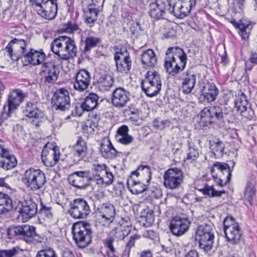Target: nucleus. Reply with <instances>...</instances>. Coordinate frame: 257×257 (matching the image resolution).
Returning a JSON list of instances; mask_svg holds the SVG:
<instances>
[{"label": "nucleus", "instance_id": "26", "mask_svg": "<svg viewBox=\"0 0 257 257\" xmlns=\"http://www.w3.org/2000/svg\"><path fill=\"white\" fill-rule=\"evenodd\" d=\"M149 14L156 20L165 19L168 17L166 2L155 1L149 5Z\"/></svg>", "mask_w": 257, "mask_h": 257}, {"label": "nucleus", "instance_id": "58", "mask_svg": "<svg viewBox=\"0 0 257 257\" xmlns=\"http://www.w3.org/2000/svg\"><path fill=\"white\" fill-rule=\"evenodd\" d=\"M199 156V152L197 149L189 147L187 154V160H195Z\"/></svg>", "mask_w": 257, "mask_h": 257}, {"label": "nucleus", "instance_id": "5", "mask_svg": "<svg viewBox=\"0 0 257 257\" xmlns=\"http://www.w3.org/2000/svg\"><path fill=\"white\" fill-rule=\"evenodd\" d=\"M166 4L168 14L183 19L190 14L192 8L196 5V1L167 0Z\"/></svg>", "mask_w": 257, "mask_h": 257}, {"label": "nucleus", "instance_id": "34", "mask_svg": "<svg viewBox=\"0 0 257 257\" xmlns=\"http://www.w3.org/2000/svg\"><path fill=\"white\" fill-rule=\"evenodd\" d=\"M195 121L198 124V127L203 128L208 126L212 123L211 115L208 107L204 108L195 118Z\"/></svg>", "mask_w": 257, "mask_h": 257}, {"label": "nucleus", "instance_id": "57", "mask_svg": "<svg viewBox=\"0 0 257 257\" xmlns=\"http://www.w3.org/2000/svg\"><path fill=\"white\" fill-rule=\"evenodd\" d=\"M40 213L49 219L51 218L52 217V208L50 207L44 205L42 202L41 203Z\"/></svg>", "mask_w": 257, "mask_h": 257}, {"label": "nucleus", "instance_id": "19", "mask_svg": "<svg viewBox=\"0 0 257 257\" xmlns=\"http://www.w3.org/2000/svg\"><path fill=\"white\" fill-rule=\"evenodd\" d=\"M22 203V208L19 211L17 219L20 221L25 222L37 213V206L31 198L25 199Z\"/></svg>", "mask_w": 257, "mask_h": 257}, {"label": "nucleus", "instance_id": "9", "mask_svg": "<svg viewBox=\"0 0 257 257\" xmlns=\"http://www.w3.org/2000/svg\"><path fill=\"white\" fill-rule=\"evenodd\" d=\"M51 103L55 110L62 112L69 110L71 105L68 91L64 88L56 90L52 97Z\"/></svg>", "mask_w": 257, "mask_h": 257}, {"label": "nucleus", "instance_id": "11", "mask_svg": "<svg viewBox=\"0 0 257 257\" xmlns=\"http://www.w3.org/2000/svg\"><path fill=\"white\" fill-rule=\"evenodd\" d=\"M9 238L19 237L23 238L27 242H32L36 236L35 228L33 226L25 225L23 226H13L7 230Z\"/></svg>", "mask_w": 257, "mask_h": 257}, {"label": "nucleus", "instance_id": "18", "mask_svg": "<svg viewBox=\"0 0 257 257\" xmlns=\"http://www.w3.org/2000/svg\"><path fill=\"white\" fill-rule=\"evenodd\" d=\"M190 224L188 218L175 216L170 221L169 228L174 235L181 236L188 231Z\"/></svg>", "mask_w": 257, "mask_h": 257}, {"label": "nucleus", "instance_id": "59", "mask_svg": "<svg viewBox=\"0 0 257 257\" xmlns=\"http://www.w3.org/2000/svg\"><path fill=\"white\" fill-rule=\"evenodd\" d=\"M92 169L96 172L95 174H100L102 172L106 171L108 170L106 165L105 164H94L93 165Z\"/></svg>", "mask_w": 257, "mask_h": 257}, {"label": "nucleus", "instance_id": "62", "mask_svg": "<svg viewBox=\"0 0 257 257\" xmlns=\"http://www.w3.org/2000/svg\"><path fill=\"white\" fill-rule=\"evenodd\" d=\"M245 0H233V6L236 10H242Z\"/></svg>", "mask_w": 257, "mask_h": 257}, {"label": "nucleus", "instance_id": "49", "mask_svg": "<svg viewBox=\"0 0 257 257\" xmlns=\"http://www.w3.org/2000/svg\"><path fill=\"white\" fill-rule=\"evenodd\" d=\"M255 196V190L254 185L251 182L246 183L243 192V199L250 205H252L253 198Z\"/></svg>", "mask_w": 257, "mask_h": 257}, {"label": "nucleus", "instance_id": "33", "mask_svg": "<svg viewBox=\"0 0 257 257\" xmlns=\"http://www.w3.org/2000/svg\"><path fill=\"white\" fill-rule=\"evenodd\" d=\"M100 151L102 156L106 159L114 158L120 153L113 147L109 139H105L102 141Z\"/></svg>", "mask_w": 257, "mask_h": 257}, {"label": "nucleus", "instance_id": "50", "mask_svg": "<svg viewBox=\"0 0 257 257\" xmlns=\"http://www.w3.org/2000/svg\"><path fill=\"white\" fill-rule=\"evenodd\" d=\"M101 40L99 38L88 36L84 41L85 47L84 52L85 53L89 52L92 48L97 46L100 43Z\"/></svg>", "mask_w": 257, "mask_h": 257}, {"label": "nucleus", "instance_id": "10", "mask_svg": "<svg viewBox=\"0 0 257 257\" xmlns=\"http://www.w3.org/2000/svg\"><path fill=\"white\" fill-rule=\"evenodd\" d=\"M70 206L69 214L74 219H85L90 214V205L83 198L74 199L70 203Z\"/></svg>", "mask_w": 257, "mask_h": 257}, {"label": "nucleus", "instance_id": "51", "mask_svg": "<svg viewBox=\"0 0 257 257\" xmlns=\"http://www.w3.org/2000/svg\"><path fill=\"white\" fill-rule=\"evenodd\" d=\"M200 191L209 197H220L223 193H225L224 191H217L213 186H210L207 184L204 185L203 188L200 189Z\"/></svg>", "mask_w": 257, "mask_h": 257}, {"label": "nucleus", "instance_id": "1", "mask_svg": "<svg viewBox=\"0 0 257 257\" xmlns=\"http://www.w3.org/2000/svg\"><path fill=\"white\" fill-rule=\"evenodd\" d=\"M165 54V69L169 75L175 77L185 69L187 55L182 48L178 47H169Z\"/></svg>", "mask_w": 257, "mask_h": 257}, {"label": "nucleus", "instance_id": "8", "mask_svg": "<svg viewBox=\"0 0 257 257\" xmlns=\"http://www.w3.org/2000/svg\"><path fill=\"white\" fill-rule=\"evenodd\" d=\"M211 172L214 181L219 186H225L230 180L231 171L226 163H214L211 168Z\"/></svg>", "mask_w": 257, "mask_h": 257}, {"label": "nucleus", "instance_id": "13", "mask_svg": "<svg viewBox=\"0 0 257 257\" xmlns=\"http://www.w3.org/2000/svg\"><path fill=\"white\" fill-rule=\"evenodd\" d=\"M224 231L227 240L234 244L241 240L242 232L238 224L231 218L226 217L224 221Z\"/></svg>", "mask_w": 257, "mask_h": 257}, {"label": "nucleus", "instance_id": "23", "mask_svg": "<svg viewBox=\"0 0 257 257\" xmlns=\"http://www.w3.org/2000/svg\"><path fill=\"white\" fill-rule=\"evenodd\" d=\"M201 92L199 100L208 103L213 102L216 99L219 90L213 83H202L200 85Z\"/></svg>", "mask_w": 257, "mask_h": 257}, {"label": "nucleus", "instance_id": "22", "mask_svg": "<svg viewBox=\"0 0 257 257\" xmlns=\"http://www.w3.org/2000/svg\"><path fill=\"white\" fill-rule=\"evenodd\" d=\"M131 94L130 92L121 87L116 88L112 92L111 96L112 105L118 108L125 107L130 101Z\"/></svg>", "mask_w": 257, "mask_h": 257}, {"label": "nucleus", "instance_id": "3", "mask_svg": "<svg viewBox=\"0 0 257 257\" xmlns=\"http://www.w3.org/2000/svg\"><path fill=\"white\" fill-rule=\"evenodd\" d=\"M73 238L77 246L84 248L92 241L91 224L86 221H78L73 224L72 227Z\"/></svg>", "mask_w": 257, "mask_h": 257}, {"label": "nucleus", "instance_id": "60", "mask_svg": "<svg viewBox=\"0 0 257 257\" xmlns=\"http://www.w3.org/2000/svg\"><path fill=\"white\" fill-rule=\"evenodd\" d=\"M140 236L137 235L131 236L130 237V240L126 243V249L128 250V251H130L131 248L134 246L136 240L139 239Z\"/></svg>", "mask_w": 257, "mask_h": 257}, {"label": "nucleus", "instance_id": "64", "mask_svg": "<svg viewBox=\"0 0 257 257\" xmlns=\"http://www.w3.org/2000/svg\"><path fill=\"white\" fill-rule=\"evenodd\" d=\"M0 155L1 156L2 159H5L6 158H9L10 157H15L14 155H11L9 151L6 149H1L0 152Z\"/></svg>", "mask_w": 257, "mask_h": 257}, {"label": "nucleus", "instance_id": "47", "mask_svg": "<svg viewBox=\"0 0 257 257\" xmlns=\"http://www.w3.org/2000/svg\"><path fill=\"white\" fill-rule=\"evenodd\" d=\"M231 23L235 28L239 30V34L242 39H245L248 37V34L252 28L250 24L242 22L237 23L235 21H231Z\"/></svg>", "mask_w": 257, "mask_h": 257}, {"label": "nucleus", "instance_id": "32", "mask_svg": "<svg viewBox=\"0 0 257 257\" xmlns=\"http://www.w3.org/2000/svg\"><path fill=\"white\" fill-rule=\"evenodd\" d=\"M26 96V94L19 89H14L10 93L8 100V115L12 110L16 109L20 105Z\"/></svg>", "mask_w": 257, "mask_h": 257}, {"label": "nucleus", "instance_id": "15", "mask_svg": "<svg viewBox=\"0 0 257 257\" xmlns=\"http://www.w3.org/2000/svg\"><path fill=\"white\" fill-rule=\"evenodd\" d=\"M34 6L38 14L42 18L51 20L56 17L58 10L57 0H46Z\"/></svg>", "mask_w": 257, "mask_h": 257}, {"label": "nucleus", "instance_id": "42", "mask_svg": "<svg viewBox=\"0 0 257 257\" xmlns=\"http://www.w3.org/2000/svg\"><path fill=\"white\" fill-rule=\"evenodd\" d=\"M74 156L78 157V161L84 159L87 154L86 142L81 138L77 141L73 148Z\"/></svg>", "mask_w": 257, "mask_h": 257}, {"label": "nucleus", "instance_id": "7", "mask_svg": "<svg viewBox=\"0 0 257 257\" xmlns=\"http://www.w3.org/2000/svg\"><path fill=\"white\" fill-rule=\"evenodd\" d=\"M214 238V233L211 224H203L198 227L195 239L198 241L199 247L204 251L207 252L212 248Z\"/></svg>", "mask_w": 257, "mask_h": 257}, {"label": "nucleus", "instance_id": "31", "mask_svg": "<svg viewBox=\"0 0 257 257\" xmlns=\"http://www.w3.org/2000/svg\"><path fill=\"white\" fill-rule=\"evenodd\" d=\"M60 152L57 147L50 149L48 151L43 150L42 153V160L48 167L54 166L59 161Z\"/></svg>", "mask_w": 257, "mask_h": 257}, {"label": "nucleus", "instance_id": "46", "mask_svg": "<svg viewBox=\"0 0 257 257\" xmlns=\"http://www.w3.org/2000/svg\"><path fill=\"white\" fill-rule=\"evenodd\" d=\"M131 224L126 222V224H119L114 230L113 236L119 240H122L131 231Z\"/></svg>", "mask_w": 257, "mask_h": 257}, {"label": "nucleus", "instance_id": "54", "mask_svg": "<svg viewBox=\"0 0 257 257\" xmlns=\"http://www.w3.org/2000/svg\"><path fill=\"white\" fill-rule=\"evenodd\" d=\"M63 29L65 32L69 33H77L80 34L81 32V29L77 24L71 22H68L64 24Z\"/></svg>", "mask_w": 257, "mask_h": 257}, {"label": "nucleus", "instance_id": "63", "mask_svg": "<svg viewBox=\"0 0 257 257\" xmlns=\"http://www.w3.org/2000/svg\"><path fill=\"white\" fill-rule=\"evenodd\" d=\"M98 116L95 114V120L94 121L92 120H88L87 122V123L89 125V126L92 128V131L94 132L95 128H97L98 126Z\"/></svg>", "mask_w": 257, "mask_h": 257}, {"label": "nucleus", "instance_id": "20", "mask_svg": "<svg viewBox=\"0 0 257 257\" xmlns=\"http://www.w3.org/2000/svg\"><path fill=\"white\" fill-rule=\"evenodd\" d=\"M97 210L98 219L103 226L113 222L116 215V210L113 205L110 203L102 204Z\"/></svg>", "mask_w": 257, "mask_h": 257}, {"label": "nucleus", "instance_id": "25", "mask_svg": "<svg viewBox=\"0 0 257 257\" xmlns=\"http://www.w3.org/2000/svg\"><path fill=\"white\" fill-rule=\"evenodd\" d=\"M69 183L74 187L80 189H85L89 180L92 178L89 177V172L76 171L68 177Z\"/></svg>", "mask_w": 257, "mask_h": 257}, {"label": "nucleus", "instance_id": "24", "mask_svg": "<svg viewBox=\"0 0 257 257\" xmlns=\"http://www.w3.org/2000/svg\"><path fill=\"white\" fill-rule=\"evenodd\" d=\"M45 58L46 55L43 50H36L30 48L25 53L24 57H22V59L25 66H28L29 64L35 66L43 63Z\"/></svg>", "mask_w": 257, "mask_h": 257}, {"label": "nucleus", "instance_id": "16", "mask_svg": "<svg viewBox=\"0 0 257 257\" xmlns=\"http://www.w3.org/2000/svg\"><path fill=\"white\" fill-rule=\"evenodd\" d=\"M234 105L237 112L243 117L251 119L254 116V111L247 100L246 95L241 91L235 95Z\"/></svg>", "mask_w": 257, "mask_h": 257}, {"label": "nucleus", "instance_id": "48", "mask_svg": "<svg viewBox=\"0 0 257 257\" xmlns=\"http://www.w3.org/2000/svg\"><path fill=\"white\" fill-rule=\"evenodd\" d=\"M231 23L235 28L239 30V34L242 39H245L248 37V34L252 28L250 24L242 22L237 23L235 21H231Z\"/></svg>", "mask_w": 257, "mask_h": 257}, {"label": "nucleus", "instance_id": "39", "mask_svg": "<svg viewBox=\"0 0 257 257\" xmlns=\"http://www.w3.org/2000/svg\"><path fill=\"white\" fill-rule=\"evenodd\" d=\"M98 87L101 91L108 90L113 85L114 79L113 77L107 73L101 74L97 79Z\"/></svg>", "mask_w": 257, "mask_h": 257}, {"label": "nucleus", "instance_id": "43", "mask_svg": "<svg viewBox=\"0 0 257 257\" xmlns=\"http://www.w3.org/2000/svg\"><path fill=\"white\" fill-rule=\"evenodd\" d=\"M145 181H136L134 179V176L131 175L128 179V184H131L130 190L133 194H139L143 193L147 189L148 185L144 184Z\"/></svg>", "mask_w": 257, "mask_h": 257}, {"label": "nucleus", "instance_id": "44", "mask_svg": "<svg viewBox=\"0 0 257 257\" xmlns=\"http://www.w3.org/2000/svg\"><path fill=\"white\" fill-rule=\"evenodd\" d=\"M13 208V202L10 197L0 192V214L7 213Z\"/></svg>", "mask_w": 257, "mask_h": 257}, {"label": "nucleus", "instance_id": "37", "mask_svg": "<svg viewBox=\"0 0 257 257\" xmlns=\"http://www.w3.org/2000/svg\"><path fill=\"white\" fill-rule=\"evenodd\" d=\"M128 127L125 125H123L119 127L117 131L115 138L117 142L125 145H128L131 144L134 139L132 136L128 134Z\"/></svg>", "mask_w": 257, "mask_h": 257}, {"label": "nucleus", "instance_id": "35", "mask_svg": "<svg viewBox=\"0 0 257 257\" xmlns=\"http://www.w3.org/2000/svg\"><path fill=\"white\" fill-rule=\"evenodd\" d=\"M26 116L39 119L43 115L42 111L39 108L37 102H28L23 111Z\"/></svg>", "mask_w": 257, "mask_h": 257}, {"label": "nucleus", "instance_id": "4", "mask_svg": "<svg viewBox=\"0 0 257 257\" xmlns=\"http://www.w3.org/2000/svg\"><path fill=\"white\" fill-rule=\"evenodd\" d=\"M22 181L28 190L36 191L44 186L46 178L45 173L40 169L30 168L24 173Z\"/></svg>", "mask_w": 257, "mask_h": 257}, {"label": "nucleus", "instance_id": "12", "mask_svg": "<svg viewBox=\"0 0 257 257\" xmlns=\"http://www.w3.org/2000/svg\"><path fill=\"white\" fill-rule=\"evenodd\" d=\"M183 178V172L180 169L177 168L169 169L164 174V185L167 189H177L182 183Z\"/></svg>", "mask_w": 257, "mask_h": 257}, {"label": "nucleus", "instance_id": "41", "mask_svg": "<svg viewBox=\"0 0 257 257\" xmlns=\"http://www.w3.org/2000/svg\"><path fill=\"white\" fill-rule=\"evenodd\" d=\"M141 61L147 67H154L157 62V57L152 49H148L142 54Z\"/></svg>", "mask_w": 257, "mask_h": 257}, {"label": "nucleus", "instance_id": "53", "mask_svg": "<svg viewBox=\"0 0 257 257\" xmlns=\"http://www.w3.org/2000/svg\"><path fill=\"white\" fill-rule=\"evenodd\" d=\"M114 239L112 237L106 238L104 240V243L108 248L107 250V255L108 257H118L115 254V248L113 245Z\"/></svg>", "mask_w": 257, "mask_h": 257}, {"label": "nucleus", "instance_id": "36", "mask_svg": "<svg viewBox=\"0 0 257 257\" xmlns=\"http://www.w3.org/2000/svg\"><path fill=\"white\" fill-rule=\"evenodd\" d=\"M114 176L111 172L106 170L105 176L103 177L100 174H95L92 178L96 184L100 187L103 188L111 185L113 181Z\"/></svg>", "mask_w": 257, "mask_h": 257}, {"label": "nucleus", "instance_id": "45", "mask_svg": "<svg viewBox=\"0 0 257 257\" xmlns=\"http://www.w3.org/2000/svg\"><path fill=\"white\" fill-rule=\"evenodd\" d=\"M210 148L215 158H219L223 155L225 145L221 141L215 139L210 142Z\"/></svg>", "mask_w": 257, "mask_h": 257}, {"label": "nucleus", "instance_id": "21", "mask_svg": "<svg viewBox=\"0 0 257 257\" xmlns=\"http://www.w3.org/2000/svg\"><path fill=\"white\" fill-rule=\"evenodd\" d=\"M114 59L117 72L122 74L128 73L131 69L132 61L126 50L116 52L114 54Z\"/></svg>", "mask_w": 257, "mask_h": 257}, {"label": "nucleus", "instance_id": "40", "mask_svg": "<svg viewBox=\"0 0 257 257\" xmlns=\"http://www.w3.org/2000/svg\"><path fill=\"white\" fill-rule=\"evenodd\" d=\"M131 175L140 176L143 181L148 184L151 179L152 172L150 166L141 164L137 168V170L132 172Z\"/></svg>", "mask_w": 257, "mask_h": 257}, {"label": "nucleus", "instance_id": "38", "mask_svg": "<svg viewBox=\"0 0 257 257\" xmlns=\"http://www.w3.org/2000/svg\"><path fill=\"white\" fill-rule=\"evenodd\" d=\"M208 108L214 123L217 120H222L225 115H227L229 114V112H231L230 108L228 110L225 106L221 107L219 106H213L208 107Z\"/></svg>", "mask_w": 257, "mask_h": 257}, {"label": "nucleus", "instance_id": "28", "mask_svg": "<svg viewBox=\"0 0 257 257\" xmlns=\"http://www.w3.org/2000/svg\"><path fill=\"white\" fill-rule=\"evenodd\" d=\"M40 74L45 78V82L53 83L57 80L59 69L52 62H45L43 64Z\"/></svg>", "mask_w": 257, "mask_h": 257}, {"label": "nucleus", "instance_id": "14", "mask_svg": "<svg viewBox=\"0 0 257 257\" xmlns=\"http://www.w3.org/2000/svg\"><path fill=\"white\" fill-rule=\"evenodd\" d=\"M28 45V43L24 39H13L6 47V50L8 52V56L13 61L18 60L19 57L16 54L20 53L22 54V57H24L25 53L28 51L27 49Z\"/></svg>", "mask_w": 257, "mask_h": 257}, {"label": "nucleus", "instance_id": "30", "mask_svg": "<svg viewBox=\"0 0 257 257\" xmlns=\"http://www.w3.org/2000/svg\"><path fill=\"white\" fill-rule=\"evenodd\" d=\"M182 81V91L185 94H189L194 89L196 82V76L192 70L189 69L184 72L181 78Z\"/></svg>", "mask_w": 257, "mask_h": 257}, {"label": "nucleus", "instance_id": "27", "mask_svg": "<svg viewBox=\"0 0 257 257\" xmlns=\"http://www.w3.org/2000/svg\"><path fill=\"white\" fill-rule=\"evenodd\" d=\"M91 77L90 73L86 69L79 70L76 74L73 88L79 92L86 90L90 85Z\"/></svg>", "mask_w": 257, "mask_h": 257}, {"label": "nucleus", "instance_id": "29", "mask_svg": "<svg viewBox=\"0 0 257 257\" xmlns=\"http://www.w3.org/2000/svg\"><path fill=\"white\" fill-rule=\"evenodd\" d=\"M98 98L96 94L89 93L83 103L75 106L76 114L80 116L83 111H89L95 108L98 105Z\"/></svg>", "mask_w": 257, "mask_h": 257}, {"label": "nucleus", "instance_id": "56", "mask_svg": "<svg viewBox=\"0 0 257 257\" xmlns=\"http://www.w3.org/2000/svg\"><path fill=\"white\" fill-rule=\"evenodd\" d=\"M21 250L19 247H14L10 249L1 250L0 257H14Z\"/></svg>", "mask_w": 257, "mask_h": 257}, {"label": "nucleus", "instance_id": "17", "mask_svg": "<svg viewBox=\"0 0 257 257\" xmlns=\"http://www.w3.org/2000/svg\"><path fill=\"white\" fill-rule=\"evenodd\" d=\"M81 5L85 22L91 27L97 19L98 10L97 6L93 0H82Z\"/></svg>", "mask_w": 257, "mask_h": 257}, {"label": "nucleus", "instance_id": "61", "mask_svg": "<svg viewBox=\"0 0 257 257\" xmlns=\"http://www.w3.org/2000/svg\"><path fill=\"white\" fill-rule=\"evenodd\" d=\"M146 221L149 225L153 223L155 220V215L153 210H149L145 216Z\"/></svg>", "mask_w": 257, "mask_h": 257}, {"label": "nucleus", "instance_id": "6", "mask_svg": "<svg viewBox=\"0 0 257 257\" xmlns=\"http://www.w3.org/2000/svg\"><path fill=\"white\" fill-rule=\"evenodd\" d=\"M142 88L149 97L157 95L160 92L162 86L160 74L156 71H149L142 82Z\"/></svg>", "mask_w": 257, "mask_h": 257}, {"label": "nucleus", "instance_id": "52", "mask_svg": "<svg viewBox=\"0 0 257 257\" xmlns=\"http://www.w3.org/2000/svg\"><path fill=\"white\" fill-rule=\"evenodd\" d=\"M17 161L15 157H10L9 158L0 160V167L6 170H11L16 166Z\"/></svg>", "mask_w": 257, "mask_h": 257}, {"label": "nucleus", "instance_id": "55", "mask_svg": "<svg viewBox=\"0 0 257 257\" xmlns=\"http://www.w3.org/2000/svg\"><path fill=\"white\" fill-rule=\"evenodd\" d=\"M36 257H57V255L52 248L49 247L39 250Z\"/></svg>", "mask_w": 257, "mask_h": 257}, {"label": "nucleus", "instance_id": "2", "mask_svg": "<svg viewBox=\"0 0 257 257\" xmlns=\"http://www.w3.org/2000/svg\"><path fill=\"white\" fill-rule=\"evenodd\" d=\"M51 51L60 61H68L73 58L77 53L75 42L72 38L59 36L55 39L50 45Z\"/></svg>", "mask_w": 257, "mask_h": 257}]
</instances>
